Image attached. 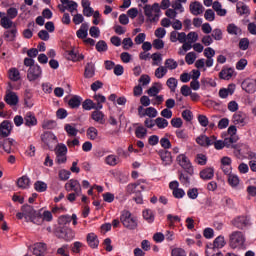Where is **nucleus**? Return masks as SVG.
Segmentation results:
<instances>
[{"mask_svg":"<svg viewBox=\"0 0 256 256\" xmlns=\"http://www.w3.org/2000/svg\"><path fill=\"white\" fill-rule=\"evenodd\" d=\"M166 85L172 93H175V91H177V85H179V81H177V79L175 77H170L166 81Z\"/></svg>","mask_w":256,"mask_h":256,"instance_id":"nucleus-46","label":"nucleus"},{"mask_svg":"<svg viewBox=\"0 0 256 256\" xmlns=\"http://www.w3.org/2000/svg\"><path fill=\"white\" fill-rule=\"evenodd\" d=\"M13 131V123L9 120H4L0 124V137H9Z\"/></svg>","mask_w":256,"mask_h":256,"instance_id":"nucleus-17","label":"nucleus"},{"mask_svg":"<svg viewBox=\"0 0 256 256\" xmlns=\"http://www.w3.org/2000/svg\"><path fill=\"white\" fill-rule=\"evenodd\" d=\"M4 101L7 103V105H10V107H15L19 104V96H17V93L8 90L6 91Z\"/></svg>","mask_w":256,"mask_h":256,"instance_id":"nucleus-19","label":"nucleus"},{"mask_svg":"<svg viewBox=\"0 0 256 256\" xmlns=\"http://www.w3.org/2000/svg\"><path fill=\"white\" fill-rule=\"evenodd\" d=\"M231 163H233V161L231 160V158L227 156L221 159V169L223 173H225V175H229L231 174V171H233V167L231 166Z\"/></svg>","mask_w":256,"mask_h":256,"instance_id":"nucleus-20","label":"nucleus"},{"mask_svg":"<svg viewBox=\"0 0 256 256\" xmlns=\"http://www.w3.org/2000/svg\"><path fill=\"white\" fill-rule=\"evenodd\" d=\"M17 146V141L13 138H6L3 141H0V149H3L5 153L11 155L13 149Z\"/></svg>","mask_w":256,"mask_h":256,"instance_id":"nucleus-9","label":"nucleus"},{"mask_svg":"<svg viewBox=\"0 0 256 256\" xmlns=\"http://www.w3.org/2000/svg\"><path fill=\"white\" fill-rule=\"evenodd\" d=\"M169 189H171L172 195L175 199H183L185 197V190H183V188H179V182L177 180L169 183Z\"/></svg>","mask_w":256,"mask_h":256,"instance_id":"nucleus-12","label":"nucleus"},{"mask_svg":"<svg viewBox=\"0 0 256 256\" xmlns=\"http://www.w3.org/2000/svg\"><path fill=\"white\" fill-rule=\"evenodd\" d=\"M81 4L85 17H91L93 15V8H91V2L89 0H82Z\"/></svg>","mask_w":256,"mask_h":256,"instance_id":"nucleus-36","label":"nucleus"},{"mask_svg":"<svg viewBox=\"0 0 256 256\" xmlns=\"http://www.w3.org/2000/svg\"><path fill=\"white\" fill-rule=\"evenodd\" d=\"M82 108L85 111H91V109H97V104H95V102H93V100H91V99H86L82 103Z\"/></svg>","mask_w":256,"mask_h":256,"instance_id":"nucleus-55","label":"nucleus"},{"mask_svg":"<svg viewBox=\"0 0 256 256\" xmlns=\"http://www.w3.org/2000/svg\"><path fill=\"white\" fill-rule=\"evenodd\" d=\"M64 130L66 131L68 137H77L79 130L75 128V125L66 124L64 126Z\"/></svg>","mask_w":256,"mask_h":256,"instance_id":"nucleus-45","label":"nucleus"},{"mask_svg":"<svg viewBox=\"0 0 256 256\" xmlns=\"http://www.w3.org/2000/svg\"><path fill=\"white\" fill-rule=\"evenodd\" d=\"M135 135L138 139H145L147 137V128L138 126L135 130Z\"/></svg>","mask_w":256,"mask_h":256,"instance_id":"nucleus-59","label":"nucleus"},{"mask_svg":"<svg viewBox=\"0 0 256 256\" xmlns=\"http://www.w3.org/2000/svg\"><path fill=\"white\" fill-rule=\"evenodd\" d=\"M227 33L229 35H236L237 36V35H241V33H243V31L235 23H230L227 26Z\"/></svg>","mask_w":256,"mask_h":256,"instance_id":"nucleus-40","label":"nucleus"},{"mask_svg":"<svg viewBox=\"0 0 256 256\" xmlns=\"http://www.w3.org/2000/svg\"><path fill=\"white\" fill-rule=\"evenodd\" d=\"M81 97L79 96H73L72 98L69 99L68 105L71 107V109H77V107L81 106Z\"/></svg>","mask_w":256,"mask_h":256,"instance_id":"nucleus-48","label":"nucleus"},{"mask_svg":"<svg viewBox=\"0 0 256 256\" xmlns=\"http://www.w3.org/2000/svg\"><path fill=\"white\" fill-rule=\"evenodd\" d=\"M76 35L78 39H87V35H89V24L82 23Z\"/></svg>","mask_w":256,"mask_h":256,"instance_id":"nucleus-30","label":"nucleus"},{"mask_svg":"<svg viewBox=\"0 0 256 256\" xmlns=\"http://www.w3.org/2000/svg\"><path fill=\"white\" fill-rule=\"evenodd\" d=\"M8 77L11 81H19L21 79V73L17 68H11L8 71Z\"/></svg>","mask_w":256,"mask_h":256,"instance_id":"nucleus-47","label":"nucleus"},{"mask_svg":"<svg viewBox=\"0 0 256 256\" xmlns=\"http://www.w3.org/2000/svg\"><path fill=\"white\" fill-rule=\"evenodd\" d=\"M235 75V70L233 68H223L220 73V79H224V81H229Z\"/></svg>","mask_w":256,"mask_h":256,"instance_id":"nucleus-29","label":"nucleus"},{"mask_svg":"<svg viewBox=\"0 0 256 256\" xmlns=\"http://www.w3.org/2000/svg\"><path fill=\"white\" fill-rule=\"evenodd\" d=\"M176 163H178L182 167V169H185L188 175H193L195 173L193 164L191 163V160L189 159V157H187L186 154H179L176 157Z\"/></svg>","mask_w":256,"mask_h":256,"instance_id":"nucleus-5","label":"nucleus"},{"mask_svg":"<svg viewBox=\"0 0 256 256\" xmlns=\"http://www.w3.org/2000/svg\"><path fill=\"white\" fill-rule=\"evenodd\" d=\"M138 115L139 117H149L150 119H155V117L159 115V112H157V109H155L154 107H148L144 109L143 106H139Z\"/></svg>","mask_w":256,"mask_h":256,"instance_id":"nucleus-13","label":"nucleus"},{"mask_svg":"<svg viewBox=\"0 0 256 256\" xmlns=\"http://www.w3.org/2000/svg\"><path fill=\"white\" fill-rule=\"evenodd\" d=\"M104 162L106 163V165H109L110 167H115L119 165V163H121V159L117 155L110 154L105 157Z\"/></svg>","mask_w":256,"mask_h":256,"instance_id":"nucleus-26","label":"nucleus"},{"mask_svg":"<svg viewBox=\"0 0 256 256\" xmlns=\"http://www.w3.org/2000/svg\"><path fill=\"white\" fill-rule=\"evenodd\" d=\"M64 187L68 193H71V191L76 193V195H81L82 193L81 183L77 179H70Z\"/></svg>","mask_w":256,"mask_h":256,"instance_id":"nucleus-11","label":"nucleus"},{"mask_svg":"<svg viewBox=\"0 0 256 256\" xmlns=\"http://www.w3.org/2000/svg\"><path fill=\"white\" fill-rule=\"evenodd\" d=\"M60 1L62 5H66L67 10L70 11V13H75V11H77V8L79 7L77 2L75 1H71V0H60Z\"/></svg>","mask_w":256,"mask_h":256,"instance_id":"nucleus-41","label":"nucleus"},{"mask_svg":"<svg viewBox=\"0 0 256 256\" xmlns=\"http://www.w3.org/2000/svg\"><path fill=\"white\" fill-rule=\"evenodd\" d=\"M215 177V169L213 167H207L200 171V178L203 181H211Z\"/></svg>","mask_w":256,"mask_h":256,"instance_id":"nucleus-22","label":"nucleus"},{"mask_svg":"<svg viewBox=\"0 0 256 256\" xmlns=\"http://www.w3.org/2000/svg\"><path fill=\"white\" fill-rule=\"evenodd\" d=\"M93 99L97 103L96 104L97 109H103V103H105V101H107V98L101 94H94Z\"/></svg>","mask_w":256,"mask_h":256,"instance_id":"nucleus-51","label":"nucleus"},{"mask_svg":"<svg viewBox=\"0 0 256 256\" xmlns=\"http://www.w3.org/2000/svg\"><path fill=\"white\" fill-rule=\"evenodd\" d=\"M85 245L82 242L79 241H75L72 245H71V251L73 253H75L76 255H79V253H81V249H83Z\"/></svg>","mask_w":256,"mask_h":256,"instance_id":"nucleus-61","label":"nucleus"},{"mask_svg":"<svg viewBox=\"0 0 256 256\" xmlns=\"http://www.w3.org/2000/svg\"><path fill=\"white\" fill-rule=\"evenodd\" d=\"M164 67L168 71H175V69H177L179 67V63L177 61H175V59H173V58H168L164 62Z\"/></svg>","mask_w":256,"mask_h":256,"instance_id":"nucleus-39","label":"nucleus"},{"mask_svg":"<svg viewBox=\"0 0 256 256\" xmlns=\"http://www.w3.org/2000/svg\"><path fill=\"white\" fill-rule=\"evenodd\" d=\"M225 245H227V242L225 241V237L218 236L214 239L212 247L214 250H217V249H223V247H225Z\"/></svg>","mask_w":256,"mask_h":256,"instance_id":"nucleus-35","label":"nucleus"},{"mask_svg":"<svg viewBox=\"0 0 256 256\" xmlns=\"http://www.w3.org/2000/svg\"><path fill=\"white\" fill-rule=\"evenodd\" d=\"M194 161L197 165H207V156L205 154H197Z\"/></svg>","mask_w":256,"mask_h":256,"instance_id":"nucleus-62","label":"nucleus"},{"mask_svg":"<svg viewBox=\"0 0 256 256\" xmlns=\"http://www.w3.org/2000/svg\"><path fill=\"white\" fill-rule=\"evenodd\" d=\"M120 221L126 229H137V217L133 216L128 210L122 211Z\"/></svg>","mask_w":256,"mask_h":256,"instance_id":"nucleus-4","label":"nucleus"},{"mask_svg":"<svg viewBox=\"0 0 256 256\" xmlns=\"http://www.w3.org/2000/svg\"><path fill=\"white\" fill-rule=\"evenodd\" d=\"M144 14L151 23L159 21V17H161L159 3H154L153 5L146 4L144 6Z\"/></svg>","mask_w":256,"mask_h":256,"instance_id":"nucleus-2","label":"nucleus"},{"mask_svg":"<svg viewBox=\"0 0 256 256\" xmlns=\"http://www.w3.org/2000/svg\"><path fill=\"white\" fill-rule=\"evenodd\" d=\"M236 13L240 17H249L251 15V8L245 2H237L236 4Z\"/></svg>","mask_w":256,"mask_h":256,"instance_id":"nucleus-18","label":"nucleus"},{"mask_svg":"<svg viewBox=\"0 0 256 256\" xmlns=\"http://www.w3.org/2000/svg\"><path fill=\"white\" fill-rule=\"evenodd\" d=\"M232 123L237 127H245L247 125V115L241 111L234 113Z\"/></svg>","mask_w":256,"mask_h":256,"instance_id":"nucleus-14","label":"nucleus"},{"mask_svg":"<svg viewBox=\"0 0 256 256\" xmlns=\"http://www.w3.org/2000/svg\"><path fill=\"white\" fill-rule=\"evenodd\" d=\"M236 86L235 84H229L226 88H221L218 92L220 99H227L229 95L235 93Z\"/></svg>","mask_w":256,"mask_h":256,"instance_id":"nucleus-21","label":"nucleus"},{"mask_svg":"<svg viewBox=\"0 0 256 256\" xmlns=\"http://www.w3.org/2000/svg\"><path fill=\"white\" fill-rule=\"evenodd\" d=\"M58 239H63L64 241H73L75 239V232L71 228H59L56 232Z\"/></svg>","mask_w":256,"mask_h":256,"instance_id":"nucleus-7","label":"nucleus"},{"mask_svg":"<svg viewBox=\"0 0 256 256\" xmlns=\"http://www.w3.org/2000/svg\"><path fill=\"white\" fill-rule=\"evenodd\" d=\"M163 89V84L161 83H155L154 85H152L147 93L149 95V97H157V95H159V93H161V90Z\"/></svg>","mask_w":256,"mask_h":256,"instance_id":"nucleus-31","label":"nucleus"},{"mask_svg":"<svg viewBox=\"0 0 256 256\" xmlns=\"http://www.w3.org/2000/svg\"><path fill=\"white\" fill-rule=\"evenodd\" d=\"M205 11V8L203 7V4L199 1H194L190 4V13L192 15H201Z\"/></svg>","mask_w":256,"mask_h":256,"instance_id":"nucleus-24","label":"nucleus"},{"mask_svg":"<svg viewBox=\"0 0 256 256\" xmlns=\"http://www.w3.org/2000/svg\"><path fill=\"white\" fill-rule=\"evenodd\" d=\"M169 71L167 70V68L165 66H159L155 72H154V76L156 77V79H163V77H165V75H167Z\"/></svg>","mask_w":256,"mask_h":256,"instance_id":"nucleus-50","label":"nucleus"},{"mask_svg":"<svg viewBox=\"0 0 256 256\" xmlns=\"http://www.w3.org/2000/svg\"><path fill=\"white\" fill-rule=\"evenodd\" d=\"M24 105L25 107H28V109H31L35 103L33 102V92L31 90L27 89L24 92Z\"/></svg>","mask_w":256,"mask_h":256,"instance_id":"nucleus-32","label":"nucleus"},{"mask_svg":"<svg viewBox=\"0 0 256 256\" xmlns=\"http://www.w3.org/2000/svg\"><path fill=\"white\" fill-rule=\"evenodd\" d=\"M171 256H187V252L183 248H174L171 251Z\"/></svg>","mask_w":256,"mask_h":256,"instance_id":"nucleus-64","label":"nucleus"},{"mask_svg":"<svg viewBox=\"0 0 256 256\" xmlns=\"http://www.w3.org/2000/svg\"><path fill=\"white\" fill-rule=\"evenodd\" d=\"M26 211V221H31L35 225H42L43 221L51 222L53 221V213L49 210H45L42 214L37 213L33 207L27 206Z\"/></svg>","mask_w":256,"mask_h":256,"instance_id":"nucleus-1","label":"nucleus"},{"mask_svg":"<svg viewBox=\"0 0 256 256\" xmlns=\"http://www.w3.org/2000/svg\"><path fill=\"white\" fill-rule=\"evenodd\" d=\"M91 117L93 121H96V123H100V124L105 123V114L99 111V109H96V111H93Z\"/></svg>","mask_w":256,"mask_h":256,"instance_id":"nucleus-42","label":"nucleus"},{"mask_svg":"<svg viewBox=\"0 0 256 256\" xmlns=\"http://www.w3.org/2000/svg\"><path fill=\"white\" fill-rule=\"evenodd\" d=\"M46 251H47V244L43 242H38L34 244L32 253L35 256H43L45 255Z\"/></svg>","mask_w":256,"mask_h":256,"instance_id":"nucleus-23","label":"nucleus"},{"mask_svg":"<svg viewBox=\"0 0 256 256\" xmlns=\"http://www.w3.org/2000/svg\"><path fill=\"white\" fill-rule=\"evenodd\" d=\"M84 77L91 79L95 77V64L93 62L87 63L84 70Z\"/></svg>","mask_w":256,"mask_h":256,"instance_id":"nucleus-34","label":"nucleus"},{"mask_svg":"<svg viewBox=\"0 0 256 256\" xmlns=\"http://www.w3.org/2000/svg\"><path fill=\"white\" fill-rule=\"evenodd\" d=\"M86 135H87L88 139H90L91 141H95L99 137V130H97V128L91 126L87 129Z\"/></svg>","mask_w":256,"mask_h":256,"instance_id":"nucleus-43","label":"nucleus"},{"mask_svg":"<svg viewBox=\"0 0 256 256\" xmlns=\"http://www.w3.org/2000/svg\"><path fill=\"white\" fill-rule=\"evenodd\" d=\"M4 39L9 42L15 41V39H17V28L13 27L11 30L5 31Z\"/></svg>","mask_w":256,"mask_h":256,"instance_id":"nucleus-37","label":"nucleus"},{"mask_svg":"<svg viewBox=\"0 0 256 256\" xmlns=\"http://www.w3.org/2000/svg\"><path fill=\"white\" fill-rule=\"evenodd\" d=\"M57 254L61 256H70L69 255V245L64 244L60 248L57 249Z\"/></svg>","mask_w":256,"mask_h":256,"instance_id":"nucleus-63","label":"nucleus"},{"mask_svg":"<svg viewBox=\"0 0 256 256\" xmlns=\"http://www.w3.org/2000/svg\"><path fill=\"white\" fill-rule=\"evenodd\" d=\"M196 143L200 147H211L215 143V136L200 135L196 138Z\"/></svg>","mask_w":256,"mask_h":256,"instance_id":"nucleus-16","label":"nucleus"},{"mask_svg":"<svg viewBox=\"0 0 256 256\" xmlns=\"http://www.w3.org/2000/svg\"><path fill=\"white\" fill-rule=\"evenodd\" d=\"M55 155H67V146L63 143H58L54 149Z\"/></svg>","mask_w":256,"mask_h":256,"instance_id":"nucleus-54","label":"nucleus"},{"mask_svg":"<svg viewBox=\"0 0 256 256\" xmlns=\"http://www.w3.org/2000/svg\"><path fill=\"white\" fill-rule=\"evenodd\" d=\"M0 25L3 29H11L13 27V21H11V18L4 16L0 20Z\"/></svg>","mask_w":256,"mask_h":256,"instance_id":"nucleus-57","label":"nucleus"},{"mask_svg":"<svg viewBox=\"0 0 256 256\" xmlns=\"http://www.w3.org/2000/svg\"><path fill=\"white\" fill-rule=\"evenodd\" d=\"M155 125L158 129H167L169 127V121L165 118L158 117L155 119Z\"/></svg>","mask_w":256,"mask_h":256,"instance_id":"nucleus-52","label":"nucleus"},{"mask_svg":"<svg viewBox=\"0 0 256 256\" xmlns=\"http://www.w3.org/2000/svg\"><path fill=\"white\" fill-rule=\"evenodd\" d=\"M34 189L38 193H45V191H47V183L43 181H36L34 183Z\"/></svg>","mask_w":256,"mask_h":256,"instance_id":"nucleus-56","label":"nucleus"},{"mask_svg":"<svg viewBox=\"0 0 256 256\" xmlns=\"http://www.w3.org/2000/svg\"><path fill=\"white\" fill-rule=\"evenodd\" d=\"M231 249H243L245 247V234L241 231H234L229 236Z\"/></svg>","mask_w":256,"mask_h":256,"instance_id":"nucleus-3","label":"nucleus"},{"mask_svg":"<svg viewBox=\"0 0 256 256\" xmlns=\"http://www.w3.org/2000/svg\"><path fill=\"white\" fill-rule=\"evenodd\" d=\"M228 176V184L232 189H237L239 187V184L241 183V179H239V176L236 174H226Z\"/></svg>","mask_w":256,"mask_h":256,"instance_id":"nucleus-33","label":"nucleus"},{"mask_svg":"<svg viewBox=\"0 0 256 256\" xmlns=\"http://www.w3.org/2000/svg\"><path fill=\"white\" fill-rule=\"evenodd\" d=\"M206 256H223V253L214 250L213 244H208L205 250Z\"/></svg>","mask_w":256,"mask_h":256,"instance_id":"nucleus-58","label":"nucleus"},{"mask_svg":"<svg viewBox=\"0 0 256 256\" xmlns=\"http://www.w3.org/2000/svg\"><path fill=\"white\" fill-rule=\"evenodd\" d=\"M86 239L91 249H97V247H99V238H97V234L89 233Z\"/></svg>","mask_w":256,"mask_h":256,"instance_id":"nucleus-27","label":"nucleus"},{"mask_svg":"<svg viewBox=\"0 0 256 256\" xmlns=\"http://www.w3.org/2000/svg\"><path fill=\"white\" fill-rule=\"evenodd\" d=\"M159 155L164 165H171L172 163L171 152L167 150H163V151H160Z\"/></svg>","mask_w":256,"mask_h":256,"instance_id":"nucleus-44","label":"nucleus"},{"mask_svg":"<svg viewBox=\"0 0 256 256\" xmlns=\"http://www.w3.org/2000/svg\"><path fill=\"white\" fill-rule=\"evenodd\" d=\"M234 227L237 229H245L251 225V219L247 216H238L232 221Z\"/></svg>","mask_w":256,"mask_h":256,"instance_id":"nucleus-15","label":"nucleus"},{"mask_svg":"<svg viewBox=\"0 0 256 256\" xmlns=\"http://www.w3.org/2000/svg\"><path fill=\"white\" fill-rule=\"evenodd\" d=\"M143 218L148 223H153V221H155V212L151 209H146L143 211Z\"/></svg>","mask_w":256,"mask_h":256,"instance_id":"nucleus-49","label":"nucleus"},{"mask_svg":"<svg viewBox=\"0 0 256 256\" xmlns=\"http://www.w3.org/2000/svg\"><path fill=\"white\" fill-rule=\"evenodd\" d=\"M42 142L44 143L46 149L53 151L55 145L59 143V139L52 132H45L41 136Z\"/></svg>","mask_w":256,"mask_h":256,"instance_id":"nucleus-6","label":"nucleus"},{"mask_svg":"<svg viewBox=\"0 0 256 256\" xmlns=\"http://www.w3.org/2000/svg\"><path fill=\"white\" fill-rule=\"evenodd\" d=\"M212 8L216 12L218 17H225V15H227V9H224L223 5L219 1H214L212 4Z\"/></svg>","mask_w":256,"mask_h":256,"instance_id":"nucleus-28","label":"nucleus"},{"mask_svg":"<svg viewBox=\"0 0 256 256\" xmlns=\"http://www.w3.org/2000/svg\"><path fill=\"white\" fill-rule=\"evenodd\" d=\"M191 49H193V44L190 42H183L182 47L178 50V55H185V53H187V51H191Z\"/></svg>","mask_w":256,"mask_h":256,"instance_id":"nucleus-60","label":"nucleus"},{"mask_svg":"<svg viewBox=\"0 0 256 256\" xmlns=\"http://www.w3.org/2000/svg\"><path fill=\"white\" fill-rule=\"evenodd\" d=\"M43 75V70H41V66H31L27 71V79L30 82L37 81Z\"/></svg>","mask_w":256,"mask_h":256,"instance_id":"nucleus-10","label":"nucleus"},{"mask_svg":"<svg viewBox=\"0 0 256 256\" xmlns=\"http://www.w3.org/2000/svg\"><path fill=\"white\" fill-rule=\"evenodd\" d=\"M238 159H255V153L251 152L249 146L242 144L235 152Z\"/></svg>","mask_w":256,"mask_h":256,"instance_id":"nucleus-8","label":"nucleus"},{"mask_svg":"<svg viewBox=\"0 0 256 256\" xmlns=\"http://www.w3.org/2000/svg\"><path fill=\"white\" fill-rule=\"evenodd\" d=\"M24 124L26 127H35L37 125V117L32 112H27L24 117Z\"/></svg>","mask_w":256,"mask_h":256,"instance_id":"nucleus-25","label":"nucleus"},{"mask_svg":"<svg viewBox=\"0 0 256 256\" xmlns=\"http://www.w3.org/2000/svg\"><path fill=\"white\" fill-rule=\"evenodd\" d=\"M17 185L19 189H29L31 187V180L27 176H22L18 179Z\"/></svg>","mask_w":256,"mask_h":256,"instance_id":"nucleus-38","label":"nucleus"},{"mask_svg":"<svg viewBox=\"0 0 256 256\" xmlns=\"http://www.w3.org/2000/svg\"><path fill=\"white\" fill-rule=\"evenodd\" d=\"M150 57L152 59V65L154 67H159V65L163 63V56L159 53H154Z\"/></svg>","mask_w":256,"mask_h":256,"instance_id":"nucleus-53","label":"nucleus"}]
</instances>
